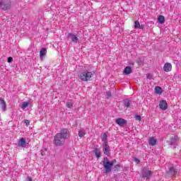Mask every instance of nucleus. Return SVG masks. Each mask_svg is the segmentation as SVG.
I'll list each match as a JSON object with an SVG mask.
<instances>
[{"label":"nucleus","mask_w":181,"mask_h":181,"mask_svg":"<svg viewBox=\"0 0 181 181\" xmlns=\"http://www.w3.org/2000/svg\"><path fill=\"white\" fill-rule=\"evenodd\" d=\"M70 136V132L67 129H62L54 137V144L56 146H63L66 139Z\"/></svg>","instance_id":"nucleus-1"},{"label":"nucleus","mask_w":181,"mask_h":181,"mask_svg":"<svg viewBox=\"0 0 181 181\" xmlns=\"http://www.w3.org/2000/svg\"><path fill=\"white\" fill-rule=\"evenodd\" d=\"M94 71H88V70L83 71L80 73L78 78L81 81H90L93 76H94Z\"/></svg>","instance_id":"nucleus-2"},{"label":"nucleus","mask_w":181,"mask_h":181,"mask_svg":"<svg viewBox=\"0 0 181 181\" xmlns=\"http://www.w3.org/2000/svg\"><path fill=\"white\" fill-rule=\"evenodd\" d=\"M12 6V0H1L0 1V9L2 11H9Z\"/></svg>","instance_id":"nucleus-3"},{"label":"nucleus","mask_w":181,"mask_h":181,"mask_svg":"<svg viewBox=\"0 0 181 181\" xmlns=\"http://www.w3.org/2000/svg\"><path fill=\"white\" fill-rule=\"evenodd\" d=\"M152 171L148 168H143L141 171V177L146 180H148V179H151V176H152Z\"/></svg>","instance_id":"nucleus-4"},{"label":"nucleus","mask_w":181,"mask_h":181,"mask_svg":"<svg viewBox=\"0 0 181 181\" xmlns=\"http://www.w3.org/2000/svg\"><path fill=\"white\" fill-rule=\"evenodd\" d=\"M177 174V170L175 167H170L168 171H167L165 176L166 177H173Z\"/></svg>","instance_id":"nucleus-5"},{"label":"nucleus","mask_w":181,"mask_h":181,"mask_svg":"<svg viewBox=\"0 0 181 181\" xmlns=\"http://www.w3.org/2000/svg\"><path fill=\"white\" fill-rule=\"evenodd\" d=\"M103 166L105 168V173H110L112 170V163L111 161L104 162Z\"/></svg>","instance_id":"nucleus-6"},{"label":"nucleus","mask_w":181,"mask_h":181,"mask_svg":"<svg viewBox=\"0 0 181 181\" xmlns=\"http://www.w3.org/2000/svg\"><path fill=\"white\" fill-rule=\"evenodd\" d=\"M179 142V137L177 136H174L170 137V141H168V145L176 146Z\"/></svg>","instance_id":"nucleus-7"},{"label":"nucleus","mask_w":181,"mask_h":181,"mask_svg":"<svg viewBox=\"0 0 181 181\" xmlns=\"http://www.w3.org/2000/svg\"><path fill=\"white\" fill-rule=\"evenodd\" d=\"M110 145H108V143H104L103 146V153L107 156H110L111 155L110 153Z\"/></svg>","instance_id":"nucleus-8"},{"label":"nucleus","mask_w":181,"mask_h":181,"mask_svg":"<svg viewBox=\"0 0 181 181\" xmlns=\"http://www.w3.org/2000/svg\"><path fill=\"white\" fill-rule=\"evenodd\" d=\"M67 37L68 39H71V42H74V43H77V42H78V37H77V36L73 33H68Z\"/></svg>","instance_id":"nucleus-9"},{"label":"nucleus","mask_w":181,"mask_h":181,"mask_svg":"<svg viewBox=\"0 0 181 181\" xmlns=\"http://www.w3.org/2000/svg\"><path fill=\"white\" fill-rule=\"evenodd\" d=\"M116 124H117V125H119V127H124V125H127V120H125V119L118 118L116 119Z\"/></svg>","instance_id":"nucleus-10"},{"label":"nucleus","mask_w":181,"mask_h":181,"mask_svg":"<svg viewBox=\"0 0 181 181\" xmlns=\"http://www.w3.org/2000/svg\"><path fill=\"white\" fill-rule=\"evenodd\" d=\"M159 107L160 110H168V103H166V100H160L159 103Z\"/></svg>","instance_id":"nucleus-11"},{"label":"nucleus","mask_w":181,"mask_h":181,"mask_svg":"<svg viewBox=\"0 0 181 181\" xmlns=\"http://www.w3.org/2000/svg\"><path fill=\"white\" fill-rule=\"evenodd\" d=\"M132 104V100L129 99H126L123 100V106L126 108H131Z\"/></svg>","instance_id":"nucleus-12"},{"label":"nucleus","mask_w":181,"mask_h":181,"mask_svg":"<svg viewBox=\"0 0 181 181\" xmlns=\"http://www.w3.org/2000/svg\"><path fill=\"white\" fill-rule=\"evenodd\" d=\"M164 71L168 72L172 71V64L167 62L163 66Z\"/></svg>","instance_id":"nucleus-13"},{"label":"nucleus","mask_w":181,"mask_h":181,"mask_svg":"<svg viewBox=\"0 0 181 181\" xmlns=\"http://www.w3.org/2000/svg\"><path fill=\"white\" fill-rule=\"evenodd\" d=\"M132 73V68L131 66H126L124 70V74L125 76H128L129 74H131Z\"/></svg>","instance_id":"nucleus-14"},{"label":"nucleus","mask_w":181,"mask_h":181,"mask_svg":"<svg viewBox=\"0 0 181 181\" xmlns=\"http://www.w3.org/2000/svg\"><path fill=\"white\" fill-rule=\"evenodd\" d=\"M47 53V49H46V48H45V47L42 48L41 50L40 51V59L45 57V56H46Z\"/></svg>","instance_id":"nucleus-15"},{"label":"nucleus","mask_w":181,"mask_h":181,"mask_svg":"<svg viewBox=\"0 0 181 181\" xmlns=\"http://www.w3.org/2000/svg\"><path fill=\"white\" fill-rule=\"evenodd\" d=\"M100 138L103 142V144H108V141H107V138H108V136L107 135V133H103L100 135Z\"/></svg>","instance_id":"nucleus-16"},{"label":"nucleus","mask_w":181,"mask_h":181,"mask_svg":"<svg viewBox=\"0 0 181 181\" xmlns=\"http://www.w3.org/2000/svg\"><path fill=\"white\" fill-rule=\"evenodd\" d=\"M18 146H21V148H25L26 146V140L24 138H21L18 141Z\"/></svg>","instance_id":"nucleus-17"},{"label":"nucleus","mask_w":181,"mask_h":181,"mask_svg":"<svg viewBox=\"0 0 181 181\" xmlns=\"http://www.w3.org/2000/svg\"><path fill=\"white\" fill-rule=\"evenodd\" d=\"M0 104L1 105V108H2L3 111H6V103H5V100L2 98H0Z\"/></svg>","instance_id":"nucleus-18"},{"label":"nucleus","mask_w":181,"mask_h":181,"mask_svg":"<svg viewBox=\"0 0 181 181\" xmlns=\"http://www.w3.org/2000/svg\"><path fill=\"white\" fill-rule=\"evenodd\" d=\"M156 142H157V140L153 137H151L148 140V144L151 146H155V145H156Z\"/></svg>","instance_id":"nucleus-19"},{"label":"nucleus","mask_w":181,"mask_h":181,"mask_svg":"<svg viewBox=\"0 0 181 181\" xmlns=\"http://www.w3.org/2000/svg\"><path fill=\"white\" fill-rule=\"evenodd\" d=\"M134 28L135 29H144V25L139 23V21H136L134 22Z\"/></svg>","instance_id":"nucleus-20"},{"label":"nucleus","mask_w":181,"mask_h":181,"mask_svg":"<svg viewBox=\"0 0 181 181\" xmlns=\"http://www.w3.org/2000/svg\"><path fill=\"white\" fill-rule=\"evenodd\" d=\"M93 153L95 154L96 158H101V153L100 152V149H98V148H95V150L93 151Z\"/></svg>","instance_id":"nucleus-21"},{"label":"nucleus","mask_w":181,"mask_h":181,"mask_svg":"<svg viewBox=\"0 0 181 181\" xmlns=\"http://www.w3.org/2000/svg\"><path fill=\"white\" fill-rule=\"evenodd\" d=\"M155 92L156 94H162V93H163V89H162L160 86H156Z\"/></svg>","instance_id":"nucleus-22"},{"label":"nucleus","mask_w":181,"mask_h":181,"mask_svg":"<svg viewBox=\"0 0 181 181\" xmlns=\"http://www.w3.org/2000/svg\"><path fill=\"white\" fill-rule=\"evenodd\" d=\"M158 23L163 25V23H165V16H158Z\"/></svg>","instance_id":"nucleus-23"},{"label":"nucleus","mask_w":181,"mask_h":181,"mask_svg":"<svg viewBox=\"0 0 181 181\" xmlns=\"http://www.w3.org/2000/svg\"><path fill=\"white\" fill-rule=\"evenodd\" d=\"M84 135H86V130H84V129L79 130L78 136H80L81 138H83V136H84Z\"/></svg>","instance_id":"nucleus-24"},{"label":"nucleus","mask_w":181,"mask_h":181,"mask_svg":"<svg viewBox=\"0 0 181 181\" xmlns=\"http://www.w3.org/2000/svg\"><path fill=\"white\" fill-rule=\"evenodd\" d=\"M121 168V165H119V164L115 165L114 166V168H112V170H114L115 172L117 170H119V168Z\"/></svg>","instance_id":"nucleus-25"},{"label":"nucleus","mask_w":181,"mask_h":181,"mask_svg":"<svg viewBox=\"0 0 181 181\" xmlns=\"http://www.w3.org/2000/svg\"><path fill=\"white\" fill-rule=\"evenodd\" d=\"M29 105V103L24 102L21 106L22 110H25Z\"/></svg>","instance_id":"nucleus-26"},{"label":"nucleus","mask_w":181,"mask_h":181,"mask_svg":"<svg viewBox=\"0 0 181 181\" xmlns=\"http://www.w3.org/2000/svg\"><path fill=\"white\" fill-rule=\"evenodd\" d=\"M137 63H138L140 66H142V64H144V59L139 58V59L137 60Z\"/></svg>","instance_id":"nucleus-27"},{"label":"nucleus","mask_w":181,"mask_h":181,"mask_svg":"<svg viewBox=\"0 0 181 181\" xmlns=\"http://www.w3.org/2000/svg\"><path fill=\"white\" fill-rule=\"evenodd\" d=\"M106 95H107V98H110L112 96V94L111 93L110 91H107L106 92Z\"/></svg>","instance_id":"nucleus-28"},{"label":"nucleus","mask_w":181,"mask_h":181,"mask_svg":"<svg viewBox=\"0 0 181 181\" xmlns=\"http://www.w3.org/2000/svg\"><path fill=\"white\" fill-rule=\"evenodd\" d=\"M12 62H13V58H12L11 57H9L8 58V63H12Z\"/></svg>","instance_id":"nucleus-29"},{"label":"nucleus","mask_w":181,"mask_h":181,"mask_svg":"<svg viewBox=\"0 0 181 181\" xmlns=\"http://www.w3.org/2000/svg\"><path fill=\"white\" fill-rule=\"evenodd\" d=\"M66 107L68 108H71V107H73V104H71V103H66Z\"/></svg>","instance_id":"nucleus-30"},{"label":"nucleus","mask_w":181,"mask_h":181,"mask_svg":"<svg viewBox=\"0 0 181 181\" xmlns=\"http://www.w3.org/2000/svg\"><path fill=\"white\" fill-rule=\"evenodd\" d=\"M135 119H136L137 121H141V115H136V116H135Z\"/></svg>","instance_id":"nucleus-31"},{"label":"nucleus","mask_w":181,"mask_h":181,"mask_svg":"<svg viewBox=\"0 0 181 181\" xmlns=\"http://www.w3.org/2000/svg\"><path fill=\"white\" fill-rule=\"evenodd\" d=\"M25 124L26 127H29L30 122L29 120H25Z\"/></svg>","instance_id":"nucleus-32"},{"label":"nucleus","mask_w":181,"mask_h":181,"mask_svg":"<svg viewBox=\"0 0 181 181\" xmlns=\"http://www.w3.org/2000/svg\"><path fill=\"white\" fill-rule=\"evenodd\" d=\"M134 162H136V163H141V160H139V159H138L137 158H134Z\"/></svg>","instance_id":"nucleus-33"},{"label":"nucleus","mask_w":181,"mask_h":181,"mask_svg":"<svg viewBox=\"0 0 181 181\" xmlns=\"http://www.w3.org/2000/svg\"><path fill=\"white\" fill-rule=\"evenodd\" d=\"M117 163V160L114 159L112 161H110V163H112V166L114 165V163Z\"/></svg>","instance_id":"nucleus-34"},{"label":"nucleus","mask_w":181,"mask_h":181,"mask_svg":"<svg viewBox=\"0 0 181 181\" xmlns=\"http://www.w3.org/2000/svg\"><path fill=\"white\" fill-rule=\"evenodd\" d=\"M104 160H105V162H110L107 157H105V158H104Z\"/></svg>","instance_id":"nucleus-35"},{"label":"nucleus","mask_w":181,"mask_h":181,"mask_svg":"<svg viewBox=\"0 0 181 181\" xmlns=\"http://www.w3.org/2000/svg\"><path fill=\"white\" fill-rule=\"evenodd\" d=\"M151 77H152V75H151V74H148L147 78H151Z\"/></svg>","instance_id":"nucleus-36"},{"label":"nucleus","mask_w":181,"mask_h":181,"mask_svg":"<svg viewBox=\"0 0 181 181\" xmlns=\"http://www.w3.org/2000/svg\"><path fill=\"white\" fill-rule=\"evenodd\" d=\"M42 156H45L46 155V153H45L43 151H41Z\"/></svg>","instance_id":"nucleus-37"},{"label":"nucleus","mask_w":181,"mask_h":181,"mask_svg":"<svg viewBox=\"0 0 181 181\" xmlns=\"http://www.w3.org/2000/svg\"><path fill=\"white\" fill-rule=\"evenodd\" d=\"M27 180H28V181H32V177H27Z\"/></svg>","instance_id":"nucleus-38"},{"label":"nucleus","mask_w":181,"mask_h":181,"mask_svg":"<svg viewBox=\"0 0 181 181\" xmlns=\"http://www.w3.org/2000/svg\"><path fill=\"white\" fill-rule=\"evenodd\" d=\"M45 151H47V148H45Z\"/></svg>","instance_id":"nucleus-39"}]
</instances>
